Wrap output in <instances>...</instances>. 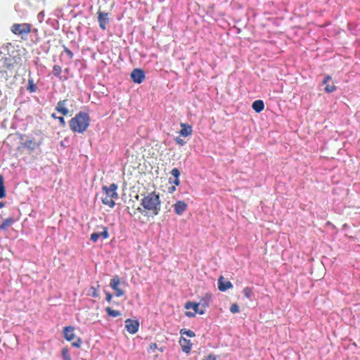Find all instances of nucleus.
I'll return each instance as SVG.
<instances>
[{
  "mask_svg": "<svg viewBox=\"0 0 360 360\" xmlns=\"http://www.w3.org/2000/svg\"><path fill=\"white\" fill-rule=\"evenodd\" d=\"M144 216L154 217L158 214L161 208L159 194L155 192L148 193L141 200Z\"/></svg>",
  "mask_w": 360,
  "mask_h": 360,
  "instance_id": "nucleus-1",
  "label": "nucleus"
},
{
  "mask_svg": "<svg viewBox=\"0 0 360 360\" xmlns=\"http://www.w3.org/2000/svg\"><path fill=\"white\" fill-rule=\"evenodd\" d=\"M90 117L87 112H79L69 122L70 129L73 132L84 133L89 126Z\"/></svg>",
  "mask_w": 360,
  "mask_h": 360,
  "instance_id": "nucleus-2",
  "label": "nucleus"
},
{
  "mask_svg": "<svg viewBox=\"0 0 360 360\" xmlns=\"http://www.w3.org/2000/svg\"><path fill=\"white\" fill-rule=\"evenodd\" d=\"M22 60L20 54L18 51H13V54H9L8 56L0 60V67L2 71L6 72L16 66L22 65Z\"/></svg>",
  "mask_w": 360,
  "mask_h": 360,
  "instance_id": "nucleus-3",
  "label": "nucleus"
},
{
  "mask_svg": "<svg viewBox=\"0 0 360 360\" xmlns=\"http://www.w3.org/2000/svg\"><path fill=\"white\" fill-rule=\"evenodd\" d=\"M117 189V186L115 184H112L110 186H104L103 187V191L104 192V196L102 198V202L109 206L110 207H113L115 205L114 202L115 198H118V194L116 192Z\"/></svg>",
  "mask_w": 360,
  "mask_h": 360,
  "instance_id": "nucleus-4",
  "label": "nucleus"
},
{
  "mask_svg": "<svg viewBox=\"0 0 360 360\" xmlns=\"http://www.w3.org/2000/svg\"><path fill=\"white\" fill-rule=\"evenodd\" d=\"M32 25L30 23H14L11 31L15 35L20 36L22 39H26L27 35L31 32Z\"/></svg>",
  "mask_w": 360,
  "mask_h": 360,
  "instance_id": "nucleus-5",
  "label": "nucleus"
},
{
  "mask_svg": "<svg viewBox=\"0 0 360 360\" xmlns=\"http://www.w3.org/2000/svg\"><path fill=\"white\" fill-rule=\"evenodd\" d=\"M185 308L186 309H193V311H186V315L188 317H193L195 316L196 314H205L204 309H202L200 307V306L199 305V304L196 303V302H188L186 303Z\"/></svg>",
  "mask_w": 360,
  "mask_h": 360,
  "instance_id": "nucleus-6",
  "label": "nucleus"
},
{
  "mask_svg": "<svg viewBox=\"0 0 360 360\" xmlns=\"http://www.w3.org/2000/svg\"><path fill=\"white\" fill-rule=\"evenodd\" d=\"M98 15V21L99 23V26L102 30H105L107 28V25L109 23V14L108 13H105L98 10L97 12Z\"/></svg>",
  "mask_w": 360,
  "mask_h": 360,
  "instance_id": "nucleus-7",
  "label": "nucleus"
},
{
  "mask_svg": "<svg viewBox=\"0 0 360 360\" xmlns=\"http://www.w3.org/2000/svg\"><path fill=\"white\" fill-rule=\"evenodd\" d=\"M145 72L142 69L135 68L131 73V79L134 83L141 84L145 79Z\"/></svg>",
  "mask_w": 360,
  "mask_h": 360,
  "instance_id": "nucleus-8",
  "label": "nucleus"
},
{
  "mask_svg": "<svg viewBox=\"0 0 360 360\" xmlns=\"http://www.w3.org/2000/svg\"><path fill=\"white\" fill-rule=\"evenodd\" d=\"M139 328V323L138 321L128 319L125 321V328L131 334H135Z\"/></svg>",
  "mask_w": 360,
  "mask_h": 360,
  "instance_id": "nucleus-9",
  "label": "nucleus"
},
{
  "mask_svg": "<svg viewBox=\"0 0 360 360\" xmlns=\"http://www.w3.org/2000/svg\"><path fill=\"white\" fill-rule=\"evenodd\" d=\"M68 99L59 101L56 106V110L63 115V116L69 114V110L67 108Z\"/></svg>",
  "mask_w": 360,
  "mask_h": 360,
  "instance_id": "nucleus-10",
  "label": "nucleus"
},
{
  "mask_svg": "<svg viewBox=\"0 0 360 360\" xmlns=\"http://www.w3.org/2000/svg\"><path fill=\"white\" fill-rule=\"evenodd\" d=\"M102 229L103 231L101 232H95L91 234V240L93 242H97L100 237H102L103 239H107L109 237L108 228L106 226H103Z\"/></svg>",
  "mask_w": 360,
  "mask_h": 360,
  "instance_id": "nucleus-11",
  "label": "nucleus"
},
{
  "mask_svg": "<svg viewBox=\"0 0 360 360\" xmlns=\"http://www.w3.org/2000/svg\"><path fill=\"white\" fill-rule=\"evenodd\" d=\"M232 288L233 285L231 282L229 281H226L222 276H219L218 279V288L220 291L225 292L226 290Z\"/></svg>",
  "mask_w": 360,
  "mask_h": 360,
  "instance_id": "nucleus-12",
  "label": "nucleus"
},
{
  "mask_svg": "<svg viewBox=\"0 0 360 360\" xmlns=\"http://www.w3.org/2000/svg\"><path fill=\"white\" fill-rule=\"evenodd\" d=\"M174 210L176 214L181 215L188 207V205L183 200H178L174 205Z\"/></svg>",
  "mask_w": 360,
  "mask_h": 360,
  "instance_id": "nucleus-13",
  "label": "nucleus"
},
{
  "mask_svg": "<svg viewBox=\"0 0 360 360\" xmlns=\"http://www.w3.org/2000/svg\"><path fill=\"white\" fill-rule=\"evenodd\" d=\"M74 331H75V328L73 326H65L63 328V331L64 338L68 342L73 341L75 338Z\"/></svg>",
  "mask_w": 360,
  "mask_h": 360,
  "instance_id": "nucleus-14",
  "label": "nucleus"
},
{
  "mask_svg": "<svg viewBox=\"0 0 360 360\" xmlns=\"http://www.w3.org/2000/svg\"><path fill=\"white\" fill-rule=\"evenodd\" d=\"M179 345L181 347L182 351L186 354L190 353L191 350L192 343L189 340L184 337H181L179 339Z\"/></svg>",
  "mask_w": 360,
  "mask_h": 360,
  "instance_id": "nucleus-15",
  "label": "nucleus"
},
{
  "mask_svg": "<svg viewBox=\"0 0 360 360\" xmlns=\"http://www.w3.org/2000/svg\"><path fill=\"white\" fill-rule=\"evenodd\" d=\"M330 80H331V77L330 75H327L325 77V78L323 81V84H326L324 90L327 93H332V92L335 91L337 89L335 85L333 83H332L331 84H328V82Z\"/></svg>",
  "mask_w": 360,
  "mask_h": 360,
  "instance_id": "nucleus-16",
  "label": "nucleus"
},
{
  "mask_svg": "<svg viewBox=\"0 0 360 360\" xmlns=\"http://www.w3.org/2000/svg\"><path fill=\"white\" fill-rule=\"evenodd\" d=\"M193 129L192 127L186 123L181 124V130L179 131V134L181 136L186 137L192 134Z\"/></svg>",
  "mask_w": 360,
  "mask_h": 360,
  "instance_id": "nucleus-17",
  "label": "nucleus"
},
{
  "mask_svg": "<svg viewBox=\"0 0 360 360\" xmlns=\"http://www.w3.org/2000/svg\"><path fill=\"white\" fill-rule=\"evenodd\" d=\"M127 210H128L129 214L131 217H136L139 214H141L144 215L143 208H141L139 206L136 207L134 203L133 204V205L131 207H129V206L127 207Z\"/></svg>",
  "mask_w": 360,
  "mask_h": 360,
  "instance_id": "nucleus-18",
  "label": "nucleus"
},
{
  "mask_svg": "<svg viewBox=\"0 0 360 360\" xmlns=\"http://www.w3.org/2000/svg\"><path fill=\"white\" fill-rule=\"evenodd\" d=\"M210 300H211V295L206 294L203 297H202L200 300L199 302H198V303L199 304L200 307L202 309H204V310L205 311V309L210 306Z\"/></svg>",
  "mask_w": 360,
  "mask_h": 360,
  "instance_id": "nucleus-19",
  "label": "nucleus"
},
{
  "mask_svg": "<svg viewBox=\"0 0 360 360\" xmlns=\"http://www.w3.org/2000/svg\"><path fill=\"white\" fill-rule=\"evenodd\" d=\"M252 108L256 112H260L264 108V103L262 100H257L253 102Z\"/></svg>",
  "mask_w": 360,
  "mask_h": 360,
  "instance_id": "nucleus-20",
  "label": "nucleus"
},
{
  "mask_svg": "<svg viewBox=\"0 0 360 360\" xmlns=\"http://www.w3.org/2000/svg\"><path fill=\"white\" fill-rule=\"evenodd\" d=\"M22 145L29 149L30 151H33L35 148H37L39 143H37L36 141L33 140H27L25 142L22 143Z\"/></svg>",
  "mask_w": 360,
  "mask_h": 360,
  "instance_id": "nucleus-21",
  "label": "nucleus"
},
{
  "mask_svg": "<svg viewBox=\"0 0 360 360\" xmlns=\"http://www.w3.org/2000/svg\"><path fill=\"white\" fill-rule=\"evenodd\" d=\"M15 220L13 217H9L3 221L2 224L0 225V230H6L8 227L11 226Z\"/></svg>",
  "mask_w": 360,
  "mask_h": 360,
  "instance_id": "nucleus-22",
  "label": "nucleus"
},
{
  "mask_svg": "<svg viewBox=\"0 0 360 360\" xmlns=\"http://www.w3.org/2000/svg\"><path fill=\"white\" fill-rule=\"evenodd\" d=\"M99 288H100V285L97 282L96 286H91L90 287V288H89L90 294L89 295L93 297H99V292H98Z\"/></svg>",
  "mask_w": 360,
  "mask_h": 360,
  "instance_id": "nucleus-23",
  "label": "nucleus"
},
{
  "mask_svg": "<svg viewBox=\"0 0 360 360\" xmlns=\"http://www.w3.org/2000/svg\"><path fill=\"white\" fill-rule=\"evenodd\" d=\"M120 283V280L118 276H115L110 281V286L114 290L119 288L118 285Z\"/></svg>",
  "mask_w": 360,
  "mask_h": 360,
  "instance_id": "nucleus-24",
  "label": "nucleus"
},
{
  "mask_svg": "<svg viewBox=\"0 0 360 360\" xmlns=\"http://www.w3.org/2000/svg\"><path fill=\"white\" fill-rule=\"evenodd\" d=\"M27 91L30 93L35 92L37 89V85L34 84L33 79L30 78L28 79V84L27 86Z\"/></svg>",
  "mask_w": 360,
  "mask_h": 360,
  "instance_id": "nucleus-25",
  "label": "nucleus"
},
{
  "mask_svg": "<svg viewBox=\"0 0 360 360\" xmlns=\"http://www.w3.org/2000/svg\"><path fill=\"white\" fill-rule=\"evenodd\" d=\"M105 311L107 312V314L111 317H117L120 315V312L119 311L112 309L109 307L105 308Z\"/></svg>",
  "mask_w": 360,
  "mask_h": 360,
  "instance_id": "nucleus-26",
  "label": "nucleus"
},
{
  "mask_svg": "<svg viewBox=\"0 0 360 360\" xmlns=\"http://www.w3.org/2000/svg\"><path fill=\"white\" fill-rule=\"evenodd\" d=\"M6 195V191L5 187L4 184V178L2 176L0 175V198H2L5 197Z\"/></svg>",
  "mask_w": 360,
  "mask_h": 360,
  "instance_id": "nucleus-27",
  "label": "nucleus"
},
{
  "mask_svg": "<svg viewBox=\"0 0 360 360\" xmlns=\"http://www.w3.org/2000/svg\"><path fill=\"white\" fill-rule=\"evenodd\" d=\"M52 72H53L54 76H56L57 77H60V74L62 72V68L60 65H55L53 67Z\"/></svg>",
  "mask_w": 360,
  "mask_h": 360,
  "instance_id": "nucleus-28",
  "label": "nucleus"
},
{
  "mask_svg": "<svg viewBox=\"0 0 360 360\" xmlns=\"http://www.w3.org/2000/svg\"><path fill=\"white\" fill-rule=\"evenodd\" d=\"M243 295L245 297L250 299L252 295V290L250 287H245L243 290Z\"/></svg>",
  "mask_w": 360,
  "mask_h": 360,
  "instance_id": "nucleus-29",
  "label": "nucleus"
},
{
  "mask_svg": "<svg viewBox=\"0 0 360 360\" xmlns=\"http://www.w3.org/2000/svg\"><path fill=\"white\" fill-rule=\"evenodd\" d=\"M181 335H186L188 337L193 338L195 336V333L191 330L181 329L180 331Z\"/></svg>",
  "mask_w": 360,
  "mask_h": 360,
  "instance_id": "nucleus-30",
  "label": "nucleus"
},
{
  "mask_svg": "<svg viewBox=\"0 0 360 360\" xmlns=\"http://www.w3.org/2000/svg\"><path fill=\"white\" fill-rule=\"evenodd\" d=\"M62 356H63L64 360H71V357L69 354V350L68 348H63L62 349Z\"/></svg>",
  "mask_w": 360,
  "mask_h": 360,
  "instance_id": "nucleus-31",
  "label": "nucleus"
},
{
  "mask_svg": "<svg viewBox=\"0 0 360 360\" xmlns=\"http://www.w3.org/2000/svg\"><path fill=\"white\" fill-rule=\"evenodd\" d=\"M230 311L233 314H236L240 311L239 306L236 303H233L231 305Z\"/></svg>",
  "mask_w": 360,
  "mask_h": 360,
  "instance_id": "nucleus-32",
  "label": "nucleus"
},
{
  "mask_svg": "<svg viewBox=\"0 0 360 360\" xmlns=\"http://www.w3.org/2000/svg\"><path fill=\"white\" fill-rule=\"evenodd\" d=\"M82 341L80 338H77L75 341L72 342V345L75 347L79 348L82 345Z\"/></svg>",
  "mask_w": 360,
  "mask_h": 360,
  "instance_id": "nucleus-33",
  "label": "nucleus"
},
{
  "mask_svg": "<svg viewBox=\"0 0 360 360\" xmlns=\"http://www.w3.org/2000/svg\"><path fill=\"white\" fill-rule=\"evenodd\" d=\"M171 174L174 176L175 179L179 178L180 171L177 168H174L171 171Z\"/></svg>",
  "mask_w": 360,
  "mask_h": 360,
  "instance_id": "nucleus-34",
  "label": "nucleus"
},
{
  "mask_svg": "<svg viewBox=\"0 0 360 360\" xmlns=\"http://www.w3.org/2000/svg\"><path fill=\"white\" fill-rule=\"evenodd\" d=\"M57 120H58L60 127H65L66 126V122L63 117H58Z\"/></svg>",
  "mask_w": 360,
  "mask_h": 360,
  "instance_id": "nucleus-35",
  "label": "nucleus"
},
{
  "mask_svg": "<svg viewBox=\"0 0 360 360\" xmlns=\"http://www.w3.org/2000/svg\"><path fill=\"white\" fill-rule=\"evenodd\" d=\"M115 295L117 297H121V296L124 295V291L120 288H117V290H115Z\"/></svg>",
  "mask_w": 360,
  "mask_h": 360,
  "instance_id": "nucleus-36",
  "label": "nucleus"
},
{
  "mask_svg": "<svg viewBox=\"0 0 360 360\" xmlns=\"http://www.w3.org/2000/svg\"><path fill=\"white\" fill-rule=\"evenodd\" d=\"M64 51L67 53V55L69 56L70 58H72L73 53L68 47H65Z\"/></svg>",
  "mask_w": 360,
  "mask_h": 360,
  "instance_id": "nucleus-37",
  "label": "nucleus"
},
{
  "mask_svg": "<svg viewBox=\"0 0 360 360\" xmlns=\"http://www.w3.org/2000/svg\"><path fill=\"white\" fill-rule=\"evenodd\" d=\"M176 191V186H172L168 188V192L169 193H173Z\"/></svg>",
  "mask_w": 360,
  "mask_h": 360,
  "instance_id": "nucleus-38",
  "label": "nucleus"
},
{
  "mask_svg": "<svg viewBox=\"0 0 360 360\" xmlns=\"http://www.w3.org/2000/svg\"><path fill=\"white\" fill-rule=\"evenodd\" d=\"M150 349L153 352H154L157 349V344L156 343H151L149 346Z\"/></svg>",
  "mask_w": 360,
  "mask_h": 360,
  "instance_id": "nucleus-39",
  "label": "nucleus"
},
{
  "mask_svg": "<svg viewBox=\"0 0 360 360\" xmlns=\"http://www.w3.org/2000/svg\"><path fill=\"white\" fill-rule=\"evenodd\" d=\"M112 297V296L110 292H106V300L108 302H111Z\"/></svg>",
  "mask_w": 360,
  "mask_h": 360,
  "instance_id": "nucleus-40",
  "label": "nucleus"
},
{
  "mask_svg": "<svg viewBox=\"0 0 360 360\" xmlns=\"http://www.w3.org/2000/svg\"><path fill=\"white\" fill-rule=\"evenodd\" d=\"M202 360H216V358L214 355H208Z\"/></svg>",
  "mask_w": 360,
  "mask_h": 360,
  "instance_id": "nucleus-41",
  "label": "nucleus"
},
{
  "mask_svg": "<svg viewBox=\"0 0 360 360\" xmlns=\"http://www.w3.org/2000/svg\"><path fill=\"white\" fill-rule=\"evenodd\" d=\"M173 184H174V186H179L180 184V180H179V178H177V179H175L173 181Z\"/></svg>",
  "mask_w": 360,
  "mask_h": 360,
  "instance_id": "nucleus-42",
  "label": "nucleus"
},
{
  "mask_svg": "<svg viewBox=\"0 0 360 360\" xmlns=\"http://www.w3.org/2000/svg\"><path fill=\"white\" fill-rule=\"evenodd\" d=\"M51 117H53V119H55V120H57L58 117V116H56V115L55 113H53V114L51 115Z\"/></svg>",
  "mask_w": 360,
  "mask_h": 360,
  "instance_id": "nucleus-43",
  "label": "nucleus"
},
{
  "mask_svg": "<svg viewBox=\"0 0 360 360\" xmlns=\"http://www.w3.org/2000/svg\"><path fill=\"white\" fill-rule=\"evenodd\" d=\"M176 142L181 145H182L184 143V141L181 139H176Z\"/></svg>",
  "mask_w": 360,
  "mask_h": 360,
  "instance_id": "nucleus-44",
  "label": "nucleus"
},
{
  "mask_svg": "<svg viewBox=\"0 0 360 360\" xmlns=\"http://www.w3.org/2000/svg\"><path fill=\"white\" fill-rule=\"evenodd\" d=\"M4 206V203L2 202H0V208L3 207Z\"/></svg>",
  "mask_w": 360,
  "mask_h": 360,
  "instance_id": "nucleus-45",
  "label": "nucleus"
}]
</instances>
